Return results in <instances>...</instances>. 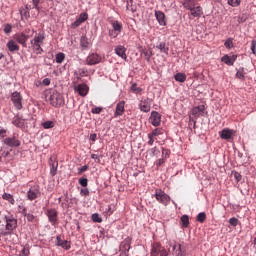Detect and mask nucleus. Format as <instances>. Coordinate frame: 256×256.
<instances>
[{
    "instance_id": "20e7f679",
    "label": "nucleus",
    "mask_w": 256,
    "mask_h": 256,
    "mask_svg": "<svg viewBox=\"0 0 256 256\" xmlns=\"http://www.w3.org/2000/svg\"><path fill=\"white\" fill-rule=\"evenodd\" d=\"M154 197L158 203H161V205H164L165 207L171 203V197L161 189L155 190Z\"/></svg>"
},
{
    "instance_id": "f704fd0d",
    "label": "nucleus",
    "mask_w": 256,
    "mask_h": 256,
    "mask_svg": "<svg viewBox=\"0 0 256 256\" xmlns=\"http://www.w3.org/2000/svg\"><path fill=\"white\" fill-rule=\"evenodd\" d=\"M2 199H4L5 201H8V203H11V205H15V199L13 198V195L9 193H4L2 195Z\"/></svg>"
},
{
    "instance_id": "13d9d810",
    "label": "nucleus",
    "mask_w": 256,
    "mask_h": 256,
    "mask_svg": "<svg viewBox=\"0 0 256 256\" xmlns=\"http://www.w3.org/2000/svg\"><path fill=\"white\" fill-rule=\"evenodd\" d=\"M101 111H103L102 107H95L91 109V113H93L94 115H99V113H101Z\"/></svg>"
},
{
    "instance_id": "338daca9",
    "label": "nucleus",
    "mask_w": 256,
    "mask_h": 256,
    "mask_svg": "<svg viewBox=\"0 0 256 256\" xmlns=\"http://www.w3.org/2000/svg\"><path fill=\"white\" fill-rule=\"evenodd\" d=\"M165 163V158H160L156 161V167H161Z\"/></svg>"
},
{
    "instance_id": "7c9ffc66",
    "label": "nucleus",
    "mask_w": 256,
    "mask_h": 256,
    "mask_svg": "<svg viewBox=\"0 0 256 256\" xmlns=\"http://www.w3.org/2000/svg\"><path fill=\"white\" fill-rule=\"evenodd\" d=\"M182 5H183L184 9L191 11L195 7V0H184Z\"/></svg>"
},
{
    "instance_id": "bb28decb",
    "label": "nucleus",
    "mask_w": 256,
    "mask_h": 256,
    "mask_svg": "<svg viewBox=\"0 0 256 256\" xmlns=\"http://www.w3.org/2000/svg\"><path fill=\"white\" fill-rule=\"evenodd\" d=\"M80 47L82 51H89V49H91V43H89V38H87V36H82L80 38Z\"/></svg>"
},
{
    "instance_id": "bf43d9fd",
    "label": "nucleus",
    "mask_w": 256,
    "mask_h": 256,
    "mask_svg": "<svg viewBox=\"0 0 256 256\" xmlns=\"http://www.w3.org/2000/svg\"><path fill=\"white\" fill-rule=\"evenodd\" d=\"M162 155L164 156V159H169V155H171V151L162 148Z\"/></svg>"
},
{
    "instance_id": "774afa93",
    "label": "nucleus",
    "mask_w": 256,
    "mask_h": 256,
    "mask_svg": "<svg viewBox=\"0 0 256 256\" xmlns=\"http://www.w3.org/2000/svg\"><path fill=\"white\" fill-rule=\"evenodd\" d=\"M119 251H120V255L119 256H129V251H127V250H120V249H119Z\"/></svg>"
},
{
    "instance_id": "f257e3e1",
    "label": "nucleus",
    "mask_w": 256,
    "mask_h": 256,
    "mask_svg": "<svg viewBox=\"0 0 256 256\" xmlns=\"http://www.w3.org/2000/svg\"><path fill=\"white\" fill-rule=\"evenodd\" d=\"M4 221L6 223L5 230H0V235L2 237H8V235H13V231L17 229V218L13 214H8L4 216Z\"/></svg>"
},
{
    "instance_id": "052dcab7",
    "label": "nucleus",
    "mask_w": 256,
    "mask_h": 256,
    "mask_svg": "<svg viewBox=\"0 0 256 256\" xmlns=\"http://www.w3.org/2000/svg\"><path fill=\"white\" fill-rule=\"evenodd\" d=\"M0 137L2 139H5V137H7V129L0 127Z\"/></svg>"
},
{
    "instance_id": "c9c22d12",
    "label": "nucleus",
    "mask_w": 256,
    "mask_h": 256,
    "mask_svg": "<svg viewBox=\"0 0 256 256\" xmlns=\"http://www.w3.org/2000/svg\"><path fill=\"white\" fill-rule=\"evenodd\" d=\"M143 55L145 57V60L149 63V61H151V57H153V50L145 49L143 50Z\"/></svg>"
},
{
    "instance_id": "c756f323",
    "label": "nucleus",
    "mask_w": 256,
    "mask_h": 256,
    "mask_svg": "<svg viewBox=\"0 0 256 256\" xmlns=\"http://www.w3.org/2000/svg\"><path fill=\"white\" fill-rule=\"evenodd\" d=\"M77 79H81V77H87L89 75V72L87 71V68H79L77 72L74 73Z\"/></svg>"
},
{
    "instance_id": "e2e57ef3",
    "label": "nucleus",
    "mask_w": 256,
    "mask_h": 256,
    "mask_svg": "<svg viewBox=\"0 0 256 256\" xmlns=\"http://www.w3.org/2000/svg\"><path fill=\"white\" fill-rule=\"evenodd\" d=\"M234 178L236 179L237 183L243 179V176L239 172H234Z\"/></svg>"
},
{
    "instance_id": "9b49d317",
    "label": "nucleus",
    "mask_w": 256,
    "mask_h": 256,
    "mask_svg": "<svg viewBox=\"0 0 256 256\" xmlns=\"http://www.w3.org/2000/svg\"><path fill=\"white\" fill-rule=\"evenodd\" d=\"M58 215L59 213L57 212V210L53 208L46 211V216L48 217L49 223H51V225H57V221H59V219L57 218Z\"/></svg>"
},
{
    "instance_id": "393cba45",
    "label": "nucleus",
    "mask_w": 256,
    "mask_h": 256,
    "mask_svg": "<svg viewBox=\"0 0 256 256\" xmlns=\"http://www.w3.org/2000/svg\"><path fill=\"white\" fill-rule=\"evenodd\" d=\"M125 113V101H120L116 105L114 117H121Z\"/></svg>"
},
{
    "instance_id": "0eeeda50",
    "label": "nucleus",
    "mask_w": 256,
    "mask_h": 256,
    "mask_svg": "<svg viewBox=\"0 0 256 256\" xmlns=\"http://www.w3.org/2000/svg\"><path fill=\"white\" fill-rule=\"evenodd\" d=\"M11 101L13 106L17 111H21L23 109V96L18 91H15L11 94Z\"/></svg>"
},
{
    "instance_id": "7ed1b4c3",
    "label": "nucleus",
    "mask_w": 256,
    "mask_h": 256,
    "mask_svg": "<svg viewBox=\"0 0 256 256\" xmlns=\"http://www.w3.org/2000/svg\"><path fill=\"white\" fill-rule=\"evenodd\" d=\"M150 256H169V252L161 243L154 242L151 244Z\"/></svg>"
},
{
    "instance_id": "cd10ccee",
    "label": "nucleus",
    "mask_w": 256,
    "mask_h": 256,
    "mask_svg": "<svg viewBox=\"0 0 256 256\" xmlns=\"http://www.w3.org/2000/svg\"><path fill=\"white\" fill-rule=\"evenodd\" d=\"M192 17L199 19L203 16V8L201 6H194L192 10H190Z\"/></svg>"
},
{
    "instance_id": "9d476101",
    "label": "nucleus",
    "mask_w": 256,
    "mask_h": 256,
    "mask_svg": "<svg viewBox=\"0 0 256 256\" xmlns=\"http://www.w3.org/2000/svg\"><path fill=\"white\" fill-rule=\"evenodd\" d=\"M13 39L16 43H19V45H22V47H27V41H29V35L22 33H16L13 36Z\"/></svg>"
},
{
    "instance_id": "a18cd8bd",
    "label": "nucleus",
    "mask_w": 256,
    "mask_h": 256,
    "mask_svg": "<svg viewBox=\"0 0 256 256\" xmlns=\"http://www.w3.org/2000/svg\"><path fill=\"white\" fill-rule=\"evenodd\" d=\"M227 3L230 7H239V5H241V0H228Z\"/></svg>"
},
{
    "instance_id": "79ce46f5",
    "label": "nucleus",
    "mask_w": 256,
    "mask_h": 256,
    "mask_svg": "<svg viewBox=\"0 0 256 256\" xmlns=\"http://www.w3.org/2000/svg\"><path fill=\"white\" fill-rule=\"evenodd\" d=\"M205 219H207V214H205V212H200L197 215V222L198 223H205Z\"/></svg>"
},
{
    "instance_id": "412c9836",
    "label": "nucleus",
    "mask_w": 256,
    "mask_h": 256,
    "mask_svg": "<svg viewBox=\"0 0 256 256\" xmlns=\"http://www.w3.org/2000/svg\"><path fill=\"white\" fill-rule=\"evenodd\" d=\"M222 63H225V65H228L229 67L235 65V62L237 61V55L233 54L232 56L224 55L221 58Z\"/></svg>"
},
{
    "instance_id": "680f3d73",
    "label": "nucleus",
    "mask_w": 256,
    "mask_h": 256,
    "mask_svg": "<svg viewBox=\"0 0 256 256\" xmlns=\"http://www.w3.org/2000/svg\"><path fill=\"white\" fill-rule=\"evenodd\" d=\"M87 169H89L88 165H84V166L80 167L78 169V175H81V173H85V171H87Z\"/></svg>"
},
{
    "instance_id": "49530a36",
    "label": "nucleus",
    "mask_w": 256,
    "mask_h": 256,
    "mask_svg": "<svg viewBox=\"0 0 256 256\" xmlns=\"http://www.w3.org/2000/svg\"><path fill=\"white\" fill-rule=\"evenodd\" d=\"M228 223L232 226V227H237L239 225V219L232 217L228 220Z\"/></svg>"
},
{
    "instance_id": "4c0bfd02",
    "label": "nucleus",
    "mask_w": 256,
    "mask_h": 256,
    "mask_svg": "<svg viewBox=\"0 0 256 256\" xmlns=\"http://www.w3.org/2000/svg\"><path fill=\"white\" fill-rule=\"evenodd\" d=\"M30 255H31V251L29 250V244H26L25 246L22 247V250L19 256H30Z\"/></svg>"
},
{
    "instance_id": "5fc2aeb1",
    "label": "nucleus",
    "mask_w": 256,
    "mask_h": 256,
    "mask_svg": "<svg viewBox=\"0 0 256 256\" xmlns=\"http://www.w3.org/2000/svg\"><path fill=\"white\" fill-rule=\"evenodd\" d=\"M131 91L134 93H141L143 91L141 88L137 87V83H134L131 85Z\"/></svg>"
},
{
    "instance_id": "dca6fc26",
    "label": "nucleus",
    "mask_w": 256,
    "mask_h": 256,
    "mask_svg": "<svg viewBox=\"0 0 256 256\" xmlns=\"http://www.w3.org/2000/svg\"><path fill=\"white\" fill-rule=\"evenodd\" d=\"M101 61V56L97 53H92L86 58V65H97Z\"/></svg>"
},
{
    "instance_id": "f3484780",
    "label": "nucleus",
    "mask_w": 256,
    "mask_h": 256,
    "mask_svg": "<svg viewBox=\"0 0 256 256\" xmlns=\"http://www.w3.org/2000/svg\"><path fill=\"white\" fill-rule=\"evenodd\" d=\"M114 53L121 59H124V61H127V48L123 45H117L115 46Z\"/></svg>"
},
{
    "instance_id": "37998d69",
    "label": "nucleus",
    "mask_w": 256,
    "mask_h": 256,
    "mask_svg": "<svg viewBox=\"0 0 256 256\" xmlns=\"http://www.w3.org/2000/svg\"><path fill=\"white\" fill-rule=\"evenodd\" d=\"M65 61V53H58L56 54V63L61 64Z\"/></svg>"
},
{
    "instance_id": "8fccbe9b",
    "label": "nucleus",
    "mask_w": 256,
    "mask_h": 256,
    "mask_svg": "<svg viewBox=\"0 0 256 256\" xmlns=\"http://www.w3.org/2000/svg\"><path fill=\"white\" fill-rule=\"evenodd\" d=\"M224 46L226 47V49H231L233 48V38H228L225 43Z\"/></svg>"
},
{
    "instance_id": "58836bf2",
    "label": "nucleus",
    "mask_w": 256,
    "mask_h": 256,
    "mask_svg": "<svg viewBox=\"0 0 256 256\" xmlns=\"http://www.w3.org/2000/svg\"><path fill=\"white\" fill-rule=\"evenodd\" d=\"M180 221L182 223V227L187 228L189 227V216L184 214L181 218Z\"/></svg>"
},
{
    "instance_id": "0e129e2a",
    "label": "nucleus",
    "mask_w": 256,
    "mask_h": 256,
    "mask_svg": "<svg viewBox=\"0 0 256 256\" xmlns=\"http://www.w3.org/2000/svg\"><path fill=\"white\" fill-rule=\"evenodd\" d=\"M251 51H252L253 55L256 54V40H252V42H251Z\"/></svg>"
},
{
    "instance_id": "a211bd4d",
    "label": "nucleus",
    "mask_w": 256,
    "mask_h": 256,
    "mask_svg": "<svg viewBox=\"0 0 256 256\" xmlns=\"http://www.w3.org/2000/svg\"><path fill=\"white\" fill-rule=\"evenodd\" d=\"M74 90L81 97H87V93H89V86H87V84H79L74 87Z\"/></svg>"
},
{
    "instance_id": "4be33fe9",
    "label": "nucleus",
    "mask_w": 256,
    "mask_h": 256,
    "mask_svg": "<svg viewBox=\"0 0 256 256\" xmlns=\"http://www.w3.org/2000/svg\"><path fill=\"white\" fill-rule=\"evenodd\" d=\"M6 47L10 53H17L20 49L19 44L14 39L9 40Z\"/></svg>"
},
{
    "instance_id": "aec40b11",
    "label": "nucleus",
    "mask_w": 256,
    "mask_h": 256,
    "mask_svg": "<svg viewBox=\"0 0 256 256\" xmlns=\"http://www.w3.org/2000/svg\"><path fill=\"white\" fill-rule=\"evenodd\" d=\"M173 251L175 256H187V248L181 246L179 243L173 245Z\"/></svg>"
},
{
    "instance_id": "ea45409f",
    "label": "nucleus",
    "mask_w": 256,
    "mask_h": 256,
    "mask_svg": "<svg viewBox=\"0 0 256 256\" xmlns=\"http://www.w3.org/2000/svg\"><path fill=\"white\" fill-rule=\"evenodd\" d=\"M44 0H32L33 7L32 9H36V11L39 13L41 11V8L39 5L43 3Z\"/></svg>"
},
{
    "instance_id": "69168bd1",
    "label": "nucleus",
    "mask_w": 256,
    "mask_h": 256,
    "mask_svg": "<svg viewBox=\"0 0 256 256\" xmlns=\"http://www.w3.org/2000/svg\"><path fill=\"white\" fill-rule=\"evenodd\" d=\"M236 77H237V79H241V81H243V79H245V74H243V72H241V71H238L236 73Z\"/></svg>"
},
{
    "instance_id": "72a5a7b5",
    "label": "nucleus",
    "mask_w": 256,
    "mask_h": 256,
    "mask_svg": "<svg viewBox=\"0 0 256 256\" xmlns=\"http://www.w3.org/2000/svg\"><path fill=\"white\" fill-rule=\"evenodd\" d=\"M22 215H24L29 223H33L35 221V215L32 213H27V209L23 208Z\"/></svg>"
},
{
    "instance_id": "4d7b16f0",
    "label": "nucleus",
    "mask_w": 256,
    "mask_h": 256,
    "mask_svg": "<svg viewBox=\"0 0 256 256\" xmlns=\"http://www.w3.org/2000/svg\"><path fill=\"white\" fill-rule=\"evenodd\" d=\"M81 197H89V188H82L80 190Z\"/></svg>"
},
{
    "instance_id": "2f4dec72",
    "label": "nucleus",
    "mask_w": 256,
    "mask_h": 256,
    "mask_svg": "<svg viewBox=\"0 0 256 256\" xmlns=\"http://www.w3.org/2000/svg\"><path fill=\"white\" fill-rule=\"evenodd\" d=\"M174 79L178 83H185V81H187V75H185V73L178 72L174 75Z\"/></svg>"
},
{
    "instance_id": "3c124183",
    "label": "nucleus",
    "mask_w": 256,
    "mask_h": 256,
    "mask_svg": "<svg viewBox=\"0 0 256 256\" xmlns=\"http://www.w3.org/2000/svg\"><path fill=\"white\" fill-rule=\"evenodd\" d=\"M78 183L81 187H87V185H89V180L87 178H79Z\"/></svg>"
},
{
    "instance_id": "ddd939ff",
    "label": "nucleus",
    "mask_w": 256,
    "mask_h": 256,
    "mask_svg": "<svg viewBox=\"0 0 256 256\" xmlns=\"http://www.w3.org/2000/svg\"><path fill=\"white\" fill-rule=\"evenodd\" d=\"M87 19H89V14H87V12H82L79 15L78 19H76V21L72 23V29H77V27H80V25H83V23H85Z\"/></svg>"
},
{
    "instance_id": "f03ea898",
    "label": "nucleus",
    "mask_w": 256,
    "mask_h": 256,
    "mask_svg": "<svg viewBox=\"0 0 256 256\" xmlns=\"http://www.w3.org/2000/svg\"><path fill=\"white\" fill-rule=\"evenodd\" d=\"M110 25L112 29L108 30L109 38L117 39V37H119L123 31V23L119 22V20H111Z\"/></svg>"
},
{
    "instance_id": "c85d7f7f",
    "label": "nucleus",
    "mask_w": 256,
    "mask_h": 256,
    "mask_svg": "<svg viewBox=\"0 0 256 256\" xmlns=\"http://www.w3.org/2000/svg\"><path fill=\"white\" fill-rule=\"evenodd\" d=\"M220 137L221 139H225V140L231 139V137H233V130L227 129V128L223 129L220 132Z\"/></svg>"
},
{
    "instance_id": "e433bc0d",
    "label": "nucleus",
    "mask_w": 256,
    "mask_h": 256,
    "mask_svg": "<svg viewBox=\"0 0 256 256\" xmlns=\"http://www.w3.org/2000/svg\"><path fill=\"white\" fill-rule=\"evenodd\" d=\"M36 53V55H42L43 54V48L41 47V44H35L30 43Z\"/></svg>"
},
{
    "instance_id": "b1692460",
    "label": "nucleus",
    "mask_w": 256,
    "mask_h": 256,
    "mask_svg": "<svg viewBox=\"0 0 256 256\" xmlns=\"http://www.w3.org/2000/svg\"><path fill=\"white\" fill-rule=\"evenodd\" d=\"M131 237H127L125 238L121 243H120V246H119V250L120 251H130L131 249Z\"/></svg>"
},
{
    "instance_id": "5701e85b",
    "label": "nucleus",
    "mask_w": 256,
    "mask_h": 256,
    "mask_svg": "<svg viewBox=\"0 0 256 256\" xmlns=\"http://www.w3.org/2000/svg\"><path fill=\"white\" fill-rule=\"evenodd\" d=\"M12 125H14V127H17L18 129H23V127H25V119H23L19 115H16L12 119Z\"/></svg>"
},
{
    "instance_id": "c03bdc74",
    "label": "nucleus",
    "mask_w": 256,
    "mask_h": 256,
    "mask_svg": "<svg viewBox=\"0 0 256 256\" xmlns=\"http://www.w3.org/2000/svg\"><path fill=\"white\" fill-rule=\"evenodd\" d=\"M92 221L94 223H103V218L98 213L92 214Z\"/></svg>"
},
{
    "instance_id": "423d86ee",
    "label": "nucleus",
    "mask_w": 256,
    "mask_h": 256,
    "mask_svg": "<svg viewBox=\"0 0 256 256\" xmlns=\"http://www.w3.org/2000/svg\"><path fill=\"white\" fill-rule=\"evenodd\" d=\"M26 197L28 201H35V199H39V197H41V188L39 185L30 186Z\"/></svg>"
},
{
    "instance_id": "473e14b6",
    "label": "nucleus",
    "mask_w": 256,
    "mask_h": 256,
    "mask_svg": "<svg viewBox=\"0 0 256 256\" xmlns=\"http://www.w3.org/2000/svg\"><path fill=\"white\" fill-rule=\"evenodd\" d=\"M156 47L160 50V53H165V55H169V47L165 42H160L159 45H157Z\"/></svg>"
},
{
    "instance_id": "1a4fd4ad",
    "label": "nucleus",
    "mask_w": 256,
    "mask_h": 256,
    "mask_svg": "<svg viewBox=\"0 0 256 256\" xmlns=\"http://www.w3.org/2000/svg\"><path fill=\"white\" fill-rule=\"evenodd\" d=\"M151 103H153V100L150 98H142L140 100V103L138 105L140 111L143 113H149L151 111Z\"/></svg>"
},
{
    "instance_id": "2eb2a0df",
    "label": "nucleus",
    "mask_w": 256,
    "mask_h": 256,
    "mask_svg": "<svg viewBox=\"0 0 256 256\" xmlns=\"http://www.w3.org/2000/svg\"><path fill=\"white\" fill-rule=\"evenodd\" d=\"M55 245L57 247H61L62 249H65V251H69V249H71V242L61 239L60 235L56 237Z\"/></svg>"
},
{
    "instance_id": "603ef678",
    "label": "nucleus",
    "mask_w": 256,
    "mask_h": 256,
    "mask_svg": "<svg viewBox=\"0 0 256 256\" xmlns=\"http://www.w3.org/2000/svg\"><path fill=\"white\" fill-rule=\"evenodd\" d=\"M104 215H106V217H111V215H113V209L111 208V205H108L105 208Z\"/></svg>"
},
{
    "instance_id": "f8f14e48",
    "label": "nucleus",
    "mask_w": 256,
    "mask_h": 256,
    "mask_svg": "<svg viewBox=\"0 0 256 256\" xmlns=\"http://www.w3.org/2000/svg\"><path fill=\"white\" fill-rule=\"evenodd\" d=\"M154 15L156 17V21L161 27H166L167 26V20L165 17V13L161 10H155Z\"/></svg>"
},
{
    "instance_id": "6ab92c4d",
    "label": "nucleus",
    "mask_w": 256,
    "mask_h": 256,
    "mask_svg": "<svg viewBox=\"0 0 256 256\" xmlns=\"http://www.w3.org/2000/svg\"><path fill=\"white\" fill-rule=\"evenodd\" d=\"M192 115L196 119H199V117H205V105H199L192 109Z\"/></svg>"
},
{
    "instance_id": "864d4df0",
    "label": "nucleus",
    "mask_w": 256,
    "mask_h": 256,
    "mask_svg": "<svg viewBox=\"0 0 256 256\" xmlns=\"http://www.w3.org/2000/svg\"><path fill=\"white\" fill-rule=\"evenodd\" d=\"M11 31H13V26H11V24H6L4 26V33L6 35H9V33H11Z\"/></svg>"
},
{
    "instance_id": "6e6d98bb",
    "label": "nucleus",
    "mask_w": 256,
    "mask_h": 256,
    "mask_svg": "<svg viewBox=\"0 0 256 256\" xmlns=\"http://www.w3.org/2000/svg\"><path fill=\"white\" fill-rule=\"evenodd\" d=\"M50 174L52 177H55V175H57V164H56V166H55V164L51 165Z\"/></svg>"
},
{
    "instance_id": "39448f33",
    "label": "nucleus",
    "mask_w": 256,
    "mask_h": 256,
    "mask_svg": "<svg viewBox=\"0 0 256 256\" xmlns=\"http://www.w3.org/2000/svg\"><path fill=\"white\" fill-rule=\"evenodd\" d=\"M49 101L52 107H61L65 105V99H63V95L57 91H53L49 96Z\"/></svg>"
},
{
    "instance_id": "6e6552de",
    "label": "nucleus",
    "mask_w": 256,
    "mask_h": 256,
    "mask_svg": "<svg viewBox=\"0 0 256 256\" xmlns=\"http://www.w3.org/2000/svg\"><path fill=\"white\" fill-rule=\"evenodd\" d=\"M2 143L6 145V147H11L12 149L21 147V140L17 139L15 135H13L12 137L4 138L2 140Z\"/></svg>"
},
{
    "instance_id": "a19ab883",
    "label": "nucleus",
    "mask_w": 256,
    "mask_h": 256,
    "mask_svg": "<svg viewBox=\"0 0 256 256\" xmlns=\"http://www.w3.org/2000/svg\"><path fill=\"white\" fill-rule=\"evenodd\" d=\"M42 127L44 129H53V127H55V122L51 120L45 121L44 123H42Z\"/></svg>"
},
{
    "instance_id": "4468645a",
    "label": "nucleus",
    "mask_w": 256,
    "mask_h": 256,
    "mask_svg": "<svg viewBox=\"0 0 256 256\" xmlns=\"http://www.w3.org/2000/svg\"><path fill=\"white\" fill-rule=\"evenodd\" d=\"M149 121L153 127H159V125H161V114H159L157 111H152Z\"/></svg>"
},
{
    "instance_id": "09e8293b",
    "label": "nucleus",
    "mask_w": 256,
    "mask_h": 256,
    "mask_svg": "<svg viewBox=\"0 0 256 256\" xmlns=\"http://www.w3.org/2000/svg\"><path fill=\"white\" fill-rule=\"evenodd\" d=\"M153 137H158V135L163 134V129L161 128H156L150 133Z\"/></svg>"
},
{
    "instance_id": "de8ad7c7",
    "label": "nucleus",
    "mask_w": 256,
    "mask_h": 256,
    "mask_svg": "<svg viewBox=\"0 0 256 256\" xmlns=\"http://www.w3.org/2000/svg\"><path fill=\"white\" fill-rule=\"evenodd\" d=\"M159 149L157 147H153L150 149V157H158L159 156Z\"/></svg>"
},
{
    "instance_id": "a878e982",
    "label": "nucleus",
    "mask_w": 256,
    "mask_h": 256,
    "mask_svg": "<svg viewBox=\"0 0 256 256\" xmlns=\"http://www.w3.org/2000/svg\"><path fill=\"white\" fill-rule=\"evenodd\" d=\"M43 41H45V32L36 33L33 40L30 43L43 45Z\"/></svg>"
}]
</instances>
